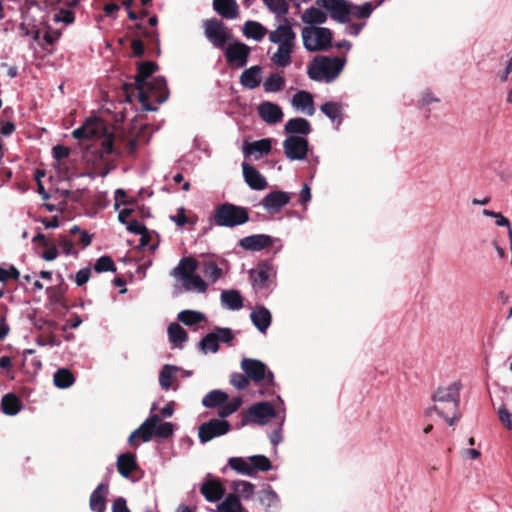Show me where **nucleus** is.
Masks as SVG:
<instances>
[{
    "instance_id": "nucleus-42",
    "label": "nucleus",
    "mask_w": 512,
    "mask_h": 512,
    "mask_svg": "<svg viewBox=\"0 0 512 512\" xmlns=\"http://www.w3.org/2000/svg\"><path fill=\"white\" fill-rule=\"evenodd\" d=\"M259 501L266 509H270L277 508L279 506L280 499L272 487L267 486L259 492Z\"/></svg>"
},
{
    "instance_id": "nucleus-40",
    "label": "nucleus",
    "mask_w": 512,
    "mask_h": 512,
    "mask_svg": "<svg viewBox=\"0 0 512 512\" xmlns=\"http://www.w3.org/2000/svg\"><path fill=\"white\" fill-rule=\"evenodd\" d=\"M228 400V394L222 390H212L202 399V405L207 408H216Z\"/></svg>"
},
{
    "instance_id": "nucleus-47",
    "label": "nucleus",
    "mask_w": 512,
    "mask_h": 512,
    "mask_svg": "<svg viewBox=\"0 0 512 512\" xmlns=\"http://www.w3.org/2000/svg\"><path fill=\"white\" fill-rule=\"evenodd\" d=\"M285 85V78L278 73H271L263 83V88L268 93H275L282 90Z\"/></svg>"
},
{
    "instance_id": "nucleus-6",
    "label": "nucleus",
    "mask_w": 512,
    "mask_h": 512,
    "mask_svg": "<svg viewBox=\"0 0 512 512\" xmlns=\"http://www.w3.org/2000/svg\"><path fill=\"white\" fill-rule=\"evenodd\" d=\"M303 46L310 52L326 51L332 45V32L325 27L306 26L302 29Z\"/></svg>"
},
{
    "instance_id": "nucleus-36",
    "label": "nucleus",
    "mask_w": 512,
    "mask_h": 512,
    "mask_svg": "<svg viewBox=\"0 0 512 512\" xmlns=\"http://www.w3.org/2000/svg\"><path fill=\"white\" fill-rule=\"evenodd\" d=\"M167 332H168L169 341L175 347L182 348L183 343H185L188 339L187 332L184 330V328L180 324H178L176 322L171 323L168 326Z\"/></svg>"
},
{
    "instance_id": "nucleus-2",
    "label": "nucleus",
    "mask_w": 512,
    "mask_h": 512,
    "mask_svg": "<svg viewBox=\"0 0 512 512\" xmlns=\"http://www.w3.org/2000/svg\"><path fill=\"white\" fill-rule=\"evenodd\" d=\"M72 136L78 140L100 138L101 157L111 154L114 150L112 135L108 133L105 124L99 118L86 119L80 127L72 132Z\"/></svg>"
},
{
    "instance_id": "nucleus-37",
    "label": "nucleus",
    "mask_w": 512,
    "mask_h": 512,
    "mask_svg": "<svg viewBox=\"0 0 512 512\" xmlns=\"http://www.w3.org/2000/svg\"><path fill=\"white\" fill-rule=\"evenodd\" d=\"M301 20L305 24L314 26V24H323L327 20V15L324 11L317 7H309L301 15Z\"/></svg>"
},
{
    "instance_id": "nucleus-41",
    "label": "nucleus",
    "mask_w": 512,
    "mask_h": 512,
    "mask_svg": "<svg viewBox=\"0 0 512 512\" xmlns=\"http://www.w3.org/2000/svg\"><path fill=\"white\" fill-rule=\"evenodd\" d=\"M1 407L4 414L14 416L21 410L22 404L16 395L9 393L3 396Z\"/></svg>"
},
{
    "instance_id": "nucleus-38",
    "label": "nucleus",
    "mask_w": 512,
    "mask_h": 512,
    "mask_svg": "<svg viewBox=\"0 0 512 512\" xmlns=\"http://www.w3.org/2000/svg\"><path fill=\"white\" fill-rule=\"evenodd\" d=\"M215 512H244V508L238 496L229 493L224 500L216 506Z\"/></svg>"
},
{
    "instance_id": "nucleus-51",
    "label": "nucleus",
    "mask_w": 512,
    "mask_h": 512,
    "mask_svg": "<svg viewBox=\"0 0 512 512\" xmlns=\"http://www.w3.org/2000/svg\"><path fill=\"white\" fill-rule=\"evenodd\" d=\"M251 467L254 469V476L257 471L266 472L272 468L271 461L264 455H253L248 457Z\"/></svg>"
},
{
    "instance_id": "nucleus-12",
    "label": "nucleus",
    "mask_w": 512,
    "mask_h": 512,
    "mask_svg": "<svg viewBox=\"0 0 512 512\" xmlns=\"http://www.w3.org/2000/svg\"><path fill=\"white\" fill-rule=\"evenodd\" d=\"M157 69V65L154 62L147 61L141 63L138 67V72L135 76V84L136 89L138 90V98L140 102L146 106V102L148 101V95L144 91V88H153V82H147V79L154 73Z\"/></svg>"
},
{
    "instance_id": "nucleus-64",
    "label": "nucleus",
    "mask_w": 512,
    "mask_h": 512,
    "mask_svg": "<svg viewBox=\"0 0 512 512\" xmlns=\"http://www.w3.org/2000/svg\"><path fill=\"white\" fill-rule=\"evenodd\" d=\"M112 512H130L127 507L126 500L123 497H118L114 500L112 505Z\"/></svg>"
},
{
    "instance_id": "nucleus-44",
    "label": "nucleus",
    "mask_w": 512,
    "mask_h": 512,
    "mask_svg": "<svg viewBox=\"0 0 512 512\" xmlns=\"http://www.w3.org/2000/svg\"><path fill=\"white\" fill-rule=\"evenodd\" d=\"M178 320L186 326H193L205 321L206 316L199 311L183 310L178 313Z\"/></svg>"
},
{
    "instance_id": "nucleus-46",
    "label": "nucleus",
    "mask_w": 512,
    "mask_h": 512,
    "mask_svg": "<svg viewBox=\"0 0 512 512\" xmlns=\"http://www.w3.org/2000/svg\"><path fill=\"white\" fill-rule=\"evenodd\" d=\"M263 3L277 18L284 19L289 12V4L286 0H263Z\"/></svg>"
},
{
    "instance_id": "nucleus-55",
    "label": "nucleus",
    "mask_w": 512,
    "mask_h": 512,
    "mask_svg": "<svg viewBox=\"0 0 512 512\" xmlns=\"http://www.w3.org/2000/svg\"><path fill=\"white\" fill-rule=\"evenodd\" d=\"M94 270L98 273L107 272V271H116L115 263L112 258L109 256H101L98 258L94 264Z\"/></svg>"
},
{
    "instance_id": "nucleus-17",
    "label": "nucleus",
    "mask_w": 512,
    "mask_h": 512,
    "mask_svg": "<svg viewBox=\"0 0 512 512\" xmlns=\"http://www.w3.org/2000/svg\"><path fill=\"white\" fill-rule=\"evenodd\" d=\"M274 238L267 234H253L239 240V246L246 251L258 252L274 244Z\"/></svg>"
},
{
    "instance_id": "nucleus-56",
    "label": "nucleus",
    "mask_w": 512,
    "mask_h": 512,
    "mask_svg": "<svg viewBox=\"0 0 512 512\" xmlns=\"http://www.w3.org/2000/svg\"><path fill=\"white\" fill-rule=\"evenodd\" d=\"M212 332L217 337L218 342L230 343L234 338L232 329L228 327H215Z\"/></svg>"
},
{
    "instance_id": "nucleus-27",
    "label": "nucleus",
    "mask_w": 512,
    "mask_h": 512,
    "mask_svg": "<svg viewBox=\"0 0 512 512\" xmlns=\"http://www.w3.org/2000/svg\"><path fill=\"white\" fill-rule=\"evenodd\" d=\"M116 464L119 474L126 479H130L131 474L139 468L136 457L132 453L120 454Z\"/></svg>"
},
{
    "instance_id": "nucleus-52",
    "label": "nucleus",
    "mask_w": 512,
    "mask_h": 512,
    "mask_svg": "<svg viewBox=\"0 0 512 512\" xmlns=\"http://www.w3.org/2000/svg\"><path fill=\"white\" fill-rule=\"evenodd\" d=\"M241 403H242L241 398L236 397V398H233L230 402L226 401L224 404L220 405L219 409H218V415H219L220 419L225 420L224 418H226V417L230 416L231 414H233L234 412H236L238 410V408L240 407Z\"/></svg>"
},
{
    "instance_id": "nucleus-35",
    "label": "nucleus",
    "mask_w": 512,
    "mask_h": 512,
    "mask_svg": "<svg viewBox=\"0 0 512 512\" xmlns=\"http://www.w3.org/2000/svg\"><path fill=\"white\" fill-rule=\"evenodd\" d=\"M230 487L233 490L232 494H236L240 500H249L254 496L255 493L254 484L245 480L232 481Z\"/></svg>"
},
{
    "instance_id": "nucleus-20",
    "label": "nucleus",
    "mask_w": 512,
    "mask_h": 512,
    "mask_svg": "<svg viewBox=\"0 0 512 512\" xmlns=\"http://www.w3.org/2000/svg\"><path fill=\"white\" fill-rule=\"evenodd\" d=\"M260 118L268 124H276L283 118L281 107L272 102H262L257 108Z\"/></svg>"
},
{
    "instance_id": "nucleus-54",
    "label": "nucleus",
    "mask_w": 512,
    "mask_h": 512,
    "mask_svg": "<svg viewBox=\"0 0 512 512\" xmlns=\"http://www.w3.org/2000/svg\"><path fill=\"white\" fill-rule=\"evenodd\" d=\"M374 10L372 2H364L360 5H351V14L357 18H368Z\"/></svg>"
},
{
    "instance_id": "nucleus-45",
    "label": "nucleus",
    "mask_w": 512,
    "mask_h": 512,
    "mask_svg": "<svg viewBox=\"0 0 512 512\" xmlns=\"http://www.w3.org/2000/svg\"><path fill=\"white\" fill-rule=\"evenodd\" d=\"M53 380L56 387L66 389L74 383L75 378L70 370L61 368L55 372Z\"/></svg>"
},
{
    "instance_id": "nucleus-16",
    "label": "nucleus",
    "mask_w": 512,
    "mask_h": 512,
    "mask_svg": "<svg viewBox=\"0 0 512 512\" xmlns=\"http://www.w3.org/2000/svg\"><path fill=\"white\" fill-rule=\"evenodd\" d=\"M295 40L296 33L293 31L292 26L287 18H284L283 23L269 34V41L277 45L294 46Z\"/></svg>"
},
{
    "instance_id": "nucleus-25",
    "label": "nucleus",
    "mask_w": 512,
    "mask_h": 512,
    "mask_svg": "<svg viewBox=\"0 0 512 512\" xmlns=\"http://www.w3.org/2000/svg\"><path fill=\"white\" fill-rule=\"evenodd\" d=\"M250 318L254 326L262 333L266 332L271 325V313L264 306L255 307L250 314Z\"/></svg>"
},
{
    "instance_id": "nucleus-48",
    "label": "nucleus",
    "mask_w": 512,
    "mask_h": 512,
    "mask_svg": "<svg viewBox=\"0 0 512 512\" xmlns=\"http://www.w3.org/2000/svg\"><path fill=\"white\" fill-rule=\"evenodd\" d=\"M178 368L173 365H164L159 374V384L164 390L171 387V381L175 377Z\"/></svg>"
},
{
    "instance_id": "nucleus-8",
    "label": "nucleus",
    "mask_w": 512,
    "mask_h": 512,
    "mask_svg": "<svg viewBox=\"0 0 512 512\" xmlns=\"http://www.w3.org/2000/svg\"><path fill=\"white\" fill-rule=\"evenodd\" d=\"M222 51L227 64L233 69H240L247 65L252 49L234 38Z\"/></svg>"
},
{
    "instance_id": "nucleus-58",
    "label": "nucleus",
    "mask_w": 512,
    "mask_h": 512,
    "mask_svg": "<svg viewBox=\"0 0 512 512\" xmlns=\"http://www.w3.org/2000/svg\"><path fill=\"white\" fill-rule=\"evenodd\" d=\"M230 382L238 390H243L249 385L248 376L241 373H232Z\"/></svg>"
},
{
    "instance_id": "nucleus-29",
    "label": "nucleus",
    "mask_w": 512,
    "mask_h": 512,
    "mask_svg": "<svg viewBox=\"0 0 512 512\" xmlns=\"http://www.w3.org/2000/svg\"><path fill=\"white\" fill-rule=\"evenodd\" d=\"M108 494V487L105 484H99L90 495V509L94 512L106 511V495Z\"/></svg>"
},
{
    "instance_id": "nucleus-53",
    "label": "nucleus",
    "mask_w": 512,
    "mask_h": 512,
    "mask_svg": "<svg viewBox=\"0 0 512 512\" xmlns=\"http://www.w3.org/2000/svg\"><path fill=\"white\" fill-rule=\"evenodd\" d=\"M203 273L211 283H215L222 276L223 271L215 262L208 261L203 265Z\"/></svg>"
},
{
    "instance_id": "nucleus-22",
    "label": "nucleus",
    "mask_w": 512,
    "mask_h": 512,
    "mask_svg": "<svg viewBox=\"0 0 512 512\" xmlns=\"http://www.w3.org/2000/svg\"><path fill=\"white\" fill-rule=\"evenodd\" d=\"M213 9L223 19L234 20L239 17L236 0H213Z\"/></svg>"
},
{
    "instance_id": "nucleus-10",
    "label": "nucleus",
    "mask_w": 512,
    "mask_h": 512,
    "mask_svg": "<svg viewBox=\"0 0 512 512\" xmlns=\"http://www.w3.org/2000/svg\"><path fill=\"white\" fill-rule=\"evenodd\" d=\"M241 368L255 382L266 380L269 385H274V375L267 371L266 365L257 359L244 358L241 362Z\"/></svg>"
},
{
    "instance_id": "nucleus-39",
    "label": "nucleus",
    "mask_w": 512,
    "mask_h": 512,
    "mask_svg": "<svg viewBox=\"0 0 512 512\" xmlns=\"http://www.w3.org/2000/svg\"><path fill=\"white\" fill-rule=\"evenodd\" d=\"M228 466L241 475L254 477V469L250 461L243 457H231L228 459Z\"/></svg>"
},
{
    "instance_id": "nucleus-32",
    "label": "nucleus",
    "mask_w": 512,
    "mask_h": 512,
    "mask_svg": "<svg viewBox=\"0 0 512 512\" xmlns=\"http://www.w3.org/2000/svg\"><path fill=\"white\" fill-rule=\"evenodd\" d=\"M294 46L278 45L275 53L271 56V62L277 67L285 68L292 62V52Z\"/></svg>"
},
{
    "instance_id": "nucleus-31",
    "label": "nucleus",
    "mask_w": 512,
    "mask_h": 512,
    "mask_svg": "<svg viewBox=\"0 0 512 512\" xmlns=\"http://www.w3.org/2000/svg\"><path fill=\"white\" fill-rule=\"evenodd\" d=\"M284 130L289 134L308 135L312 128L310 122L302 117H296L288 120L284 126Z\"/></svg>"
},
{
    "instance_id": "nucleus-23",
    "label": "nucleus",
    "mask_w": 512,
    "mask_h": 512,
    "mask_svg": "<svg viewBox=\"0 0 512 512\" xmlns=\"http://www.w3.org/2000/svg\"><path fill=\"white\" fill-rule=\"evenodd\" d=\"M174 426L171 422H161L158 416V421L152 428H147L143 434V442H149L153 437L166 439L173 434Z\"/></svg>"
},
{
    "instance_id": "nucleus-14",
    "label": "nucleus",
    "mask_w": 512,
    "mask_h": 512,
    "mask_svg": "<svg viewBox=\"0 0 512 512\" xmlns=\"http://www.w3.org/2000/svg\"><path fill=\"white\" fill-rule=\"evenodd\" d=\"M274 417H276V412L272 404L269 402H259L249 407L245 419L247 422L264 425L269 419Z\"/></svg>"
},
{
    "instance_id": "nucleus-18",
    "label": "nucleus",
    "mask_w": 512,
    "mask_h": 512,
    "mask_svg": "<svg viewBox=\"0 0 512 512\" xmlns=\"http://www.w3.org/2000/svg\"><path fill=\"white\" fill-rule=\"evenodd\" d=\"M242 172L247 185L253 190H264L268 183L266 178L252 165L242 163Z\"/></svg>"
},
{
    "instance_id": "nucleus-50",
    "label": "nucleus",
    "mask_w": 512,
    "mask_h": 512,
    "mask_svg": "<svg viewBox=\"0 0 512 512\" xmlns=\"http://www.w3.org/2000/svg\"><path fill=\"white\" fill-rule=\"evenodd\" d=\"M156 421H158V415L154 414L149 416L136 430H134L128 438V443L133 444L136 437L141 438L143 441V434L147 428H152Z\"/></svg>"
},
{
    "instance_id": "nucleus-61",
    "label": "nucleus",
    "mask_w": 512,
    "mask_h": 512,
    "mask_svg": "<svg viewBox=\"0 0 512 512\" xmlns=\"http://www.w3.org/2000/svg\"><path fill=\"white\" fill-rule=\"evenodd\" d=\"M19 276L20 273L14 266H10L8 269L0 268V282H6L9 279L17 280Z\"/></svg>"
},
{
    "instance_id": "nucleus-49",
    "label": "nucleus",
    "mask_w": 512,
    "mask_h": 512,
    "mask_svg": "<svg viewBox=\"0 0 512 512\" xmlns=\"http://www.w3.org/2000/svg\"><path fill=\"white\" fill-rule=\"evenodd\" d=\"M200 350L207 354L216 353L219 350V342L213 332L206 334L199 342Z\"/></svg>"
},
{
    "instance_id": "nucleus-4",
    "label": "nucleus",
    "mask_w": 512,
    "mask_h": 512,
    "mask_svg": "<svg viewBox=\"0 0 512 512\" xmlns=\"http://www.w3.org/2000/svg\"><path fill=\"white\" fill-rule=\"evenodd\" d=\"M213 221L220 227L233 228L249 221V210L232 203H223L214 209Z\"/></svg>"
},
{
    "instance_id": "nucleus-11",
    "label": "nucleus",
    "mask_w": 512,
    "mask_h": 512,
    "mask_svg": "<svg viewBox=\"0 0 512 512\" xmlns=\"http://www.w3.org/2000/svg\"><path fill=\"white\" fill-rule=\"evenodd\" d=\"M283 149L287 159L304 160L308 153L309 142L302 136L290 135L283 141Z\"/></svg>"
},
{
    "instance_id": "nucleus-19",
    "label": "nucleus",
    "mask_w": 512,
    "mask_h": 512,
    "mask_svg": "<svg viewBox=\"0 0 512 512\" xmlns=\"http://www.w3.org/2000/svg\"><path fill=\"white\" fill-rule=\"evenodd\" d=\"M271 149V139L263 138L251 143H246L243 147V155L245 157H253L255 160H259L262 156L268 155L271 152Z\"/></svg>"
},
{
    "instance_id": "nucleus-1",
    "label": "nucleus",
    "mask_w": 512,
    "mask_h": 512,
    "mask_svg": "<svg viewBox=\"0 0 512 512\" xmlns=\"http://www.w3.org/2000/svg\"><path fill=\"white\" fill-rule=\"evenodd\" d=\"M461 389V382L454 381L446 387H439L433 395V400L439 403L433 409L446 420L449 426L460 419L458 409Z\"/></svg>"
},
{
    "instance_id": "nucleus-28",
    "label": "nucleus",
    "mask_w": 512,
    "mask_h": 512,
    "mask_svg": "<svg viewBox=\"0 0 512 512\" xmlns=\"http://www.w3.org/2000/svg\"><path fill=\"white\" fill-rule=\"evenodd\" d=\"M200 491L208 502H217L224 496L225 488L218 480H209L202 484Z\"/></svg>"
},
{
    "instance_id": "nucleus-3",
    "label": "nucleus",
    "mask_w": 512,
    "mask_h": 512,
    "mask_svg": "<svg viewBox=\"0 0 512 512\" xmlns=\"http://www.w3.org/2000/svg\"><path fill=\"white\" fill-rule=\"evenodd\" d=\"M345 59L339 57L317 56L307 68V75L314 81H334L345 65Z\"/></svg>"
},
{
    "instance_id": "nucleus-34",
    "label": "nucleus",
    "mask_w": 512,
    "mask_h": 512,
    "mask_svg": "<svg viewBox=\"0 0 512 512\" xmlns=\"http://www.w3.org/2000/svg\"><path fill=\"white\" fill-rule=\"evenodd\" d=\"M222 305L229 310H240L243 307V299L238 290H223L221 292Z\"/></svg>"
},
{
    "instance_id": "nucleus-24",
    "label": "nucleus",
    "mask_w": 512,
    "mask_h": 512,
    "mask_svg": "<svg viewBox=\"0 0 512 512\" xmlns=\"http://www.w3.org/2000/svg\"><path fill=\"white\" fill-rule=\"evenodd\" d=\"M240 84L246 89H255L262 82V67L259 65L245 69L240 75Z\"/></svg>"
},
{
    "instance_id": "nucleus-30",
    "label": "nucleus",
    "mask_w": 512,
    "mask_h": 512,
    "mask_svg": "<svg viewBox=\"0 0 512 512\" xmlns=\"http://www.w3.org/2000/svg\"><path fill=\"white\" fill-rule=\"evenodd\" d=\"M320 111L337 126L343 121V107L339 102L327 101L320 106Z\"/></svg>"
},
{
    "instance_id": "nucleus-13",
    "label": "nucleus",
    "mask_w": 512,
    "mask_h": 512,
    "mask_svg": "<svg viewBox=\"0 0 512 512\" xmlns=\"http://www.w3.org/2000/svg\"><path fill=\"white\" fill-rule=\"evenodd\" d=\"M316 4L324 8L330 17L339 23L347 22L351 15V4L347 0H316Z\"/></svg>"
},
{
    "instance_id": "nucleus-63",
    "label": "nucleus",
    "mask_w": 512,
    "mask_h": 512,
    "mask_svg": "<svg viewBox=\"0 0 512 512\" xmlns=\"http://www.w3.org/2000/svg\"><path fill=\"white\" fill-rule=\"evenodd\" d=\"M91 275V270L89 267H85L80 269L75 275V283L77 286H82L88 282Z\"/></svg>"
},
{
    "instance_id": "nucleus-26",
    "label": "nucleus",
    "mask_w": 512,
    "mask_h": 512,
    "mask_svg": "<svg viewBox=\"0 0 512 512\" xmlns=\"http://www.w3.org/2000/svg\"><path fill=\"white\" fill-rule=\"evenodd\" d=\"M197 268L198 263L194 258L183 257L170 274L176 279L184 280L188 276L193 275Z\"/></svg>"
},
{
    "instance_id": "nucleus-9",
    "label": "nucleus",
    "mask_w": 512,
    "mask_h": 512,
    "mask_svg": "<svg viewBox=\"0 0 512 512\" xmlns=\"http://www.w3.org/2000/svg\"><path fill=\"white\" fill-rule=\"evenodd\" d=\"M231 425L227 420L213 418L202 423L198 428V437L201 443H207L216 437L227 434Z\"/></svg>"
},
{
    "instance_id": "nucleus-60",
    "label": "nucleus",
    "mask_w": 512,
    "mask_h": 512,
    "mask_svg": "<svg viewBox=\"0 0 512 512\" xmlns=\"http://www.w3.org/2000/svg\"><path fill=\"white\" fill-rule=\"evenodd\" d=\"M153 89H157L161 94L160 97H163L160 102H163L167 99V84L166 80L163 77H156L153 79ZM152 90V88H150Z\"/></svg>"
},
{
    "instance_id": "nucleus-62",
    "label": "nucleus",
    "mask_w": 512,
    "mask_h": 512,
    "mask_svg": "<svg viewBox=\"0 0 512 512\" xmlns=\"http://www.w3.org/2000/svg\"><path fill=\"white\" fill-rule=\"evenodd\" d=\"M498 416L500 421L509 429L512 428V415L508 411V409L502 405L498 409Z\"/></svg>"
},
{
    "instance_id": "nucleus-21",
    "label": "nucleus",
    "mask_w": 512,
    "mask_h": 512,
    "mask_svg": "<svg viewBox=\"0 0 512 512\" xmlns=\"http://www.w3.org/2000/svg\"><path fill=\"white\" fill-rule=\"evenodd\" d=\"M291 104L295 109L308 116H313L315 113L313 96L308 91L301 90L296 92L292 97Z\"/></svg>"
},
{
    "instance_id": "nucleus-15",
    "label": "nucleus",
    "mask_w": 512,
    "mask_h": 512,
    "mask_svg": "<svg viewBox=\"0 0 512 512\" xmlns=\"http://www.w3.org/2000/svg\"><path fill=\"white\" fill-rule=\"evenodd\" d=\"M291 197L289 193L284 191H271L263 197L260 205L271 215L281 211V209L287 205Z\"/></svg>"
},
{
    "instance_id": "nucleus-7",
    "label": "nucleus",
    "mask_w": 512,
    "mask_h": 512,
    "mask_svg": "<svg viewBox=\"0 0 512 512\" xmlns=\"http://www.w3.org/2000/svg\"><path fill=\"white\" fill-rule=\"evenodd\" d=\"M275 276L276 270L269 261H263L256 268L249 271V277L255 293L262 295H267Z\"/></svg>"
},
{
    "instance_id": "nucleus-5",
    "label": "nucleus",
    "mask_w": 512,
    "mask_h": 512,
    "mask_svg": "<svg viewBox=\"0 0 512 512\" xmlns=\"http://www.w3.org/2000/svg\"><path fill=\"white\" fill-rule=\"evenodd\" d=\"M205 38L216 48L223 50L234 39L232 29L216 17L202 22Z\"/></svg>"
},
{
    "instance_id": "nucleus-33",
    "label": "nucleus",
    "mask_w": 512,
    "mask_h": 512,
    "mask_svg": "<svg viewBox=\"0 0 512 512\" xmlns=\"http://www.w3.org/2000/svg\"><path fill=\"white\" fill-rule=\"evenodd\" d=\"M242 33L246 38L259 42L265 37L267 29L260 22L248 20L243 25Z\"/></svg>"
},
{
    "instance_id": "nucleus-59",
    "label": "nucleus",
    "mask_w": 512,
    "mask_h": 512,
    "mask_svg": "<svg viewBox=\"0 0 512 512\" xmlns=\"http://www.w3.org/2000/svg\"><path fill=\"white\" fill-rule=\"evenodd\" d=\"M482 213L485 216L495 218V223L497 226H500V227L506 226V227H508V230L511 229L509 220L504 215H502L500 212H494L491 210L484 209Z\"/></svg>"
},
{
    "instance_id": "nucleus-57",
    "label": "nucleus",
    "mask_w": 512,
    "mask_h": 512,
    "mask_svg": "<svg viewBox=\"0 0 512 512\" xmlns=\"http://www.w3.org/2000/svg\"><path fill=\"white\" fill-rule=\"evenodd\" d=\"M74 20V13L68 9H60L53 15V21L56 23L63 22L65 24H71Z\"/></svg>"
},
{
    "instance_id": "nucleus-43",
    "label": "nucleus",
    "mask_w": 512,
    "mask_h": 512,
    "mask_svg": "<svg viewBox=\"0 0 512 512\" xmlns=\"http://www.w3.org/2000/svg\"><path fill=\"white\" fill-rule=\"evenodd\" d=\"M182 282L186 291H196L198 293H205L207 291V283L197 274L188 276Z\"/></svg>"
}]
</instances>
